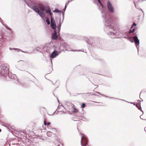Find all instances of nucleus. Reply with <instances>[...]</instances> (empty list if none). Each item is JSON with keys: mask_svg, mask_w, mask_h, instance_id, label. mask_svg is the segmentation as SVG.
Wrapping results in <instances>:
<instances>
[{"mask_svg": "<svg viewBox=\"0 0 146 146\" xmlns=\"http://www.w3.org/2000/svg\"><path fill=\"white\" fill-rule=\"evenodd\" d=\"M133 40H130V42H131L133 43L134 42H135V44L136 47L137 48L138 52L139 51V44H140V41L138 39V37L137 36H135L133 37Z\"/></svg>", "mask_w": 146, "mask_h": 146, "instance_id": "3", "label": "nucleus"}, {"mask_svg": "<svg viewBox=\"0 0 146 146\" xmlns=\"http://www.w3.org/2000/svg\"><path fill=\"white\" fill-rule=\"evenodd\" d=\"M58 102H59V100H58Z\"/></svg>", "mask_w": 146, "mask_h": 146, "instance_id": "54", "label": "nucleus"}, {"mask_svg": "<svg viewBox=\"0 0 146 146\" xmlns=\"http://www.w3.org/2000/svg\"><path fill=\"white\" fill-rule=\"evenodd\" d=\"M133 25H132L131 27V28H130V29H131L133 28Z\"/></svg>", "mask_w": 146, "mask_h": 146, "instance_id": "44", "label": "nucleus"}, {"mask_svg": "<svg viewBox=\"0 0 146 146\" xmlns=\"http://www.w3.org/2000/svg\"><path fill=\"white\" fill-rule=\"evenodd\" d=\"M44 124L46 126L47 123H46V121H44Z\"/></svg>", "mask_w": 146, "mask_h": 146, "instance_id": "29", "label": "nucleus"}, {"mask_svg": "<svg viewBox=\"0 0 146 146\" xmlns=\"http://www.w3.org/2000/svg\"><path fill=\"white\" fill-rule=\"evenodd\" d=\"M85 104L84 103H83L82 104V106H81V107L82 108H84L85 107Z\"/></svg>", "mask_w": 146, "mask_h": 146, "instance_id": "24", "label": "nucleus"}, {"mask_svg": "<svg viewBox=\"0 0 146 146\" xmlns=\"http://www.w3.org/2000/svg\"><path fill=\"white\" fill-rule=\"evenodd\" d=\"M5 27L7 29L9 30L10 31H11V29H10L9 28V27H7L6 26H5Z\"/></svg>", "mask_w": 146, "mask_h": 146, "instance_id": "25", "label": "nucleus"}, {"mask_svg": "<svg viewBox=\"0 0 146 146\" xmlns=\"http://www.w3.org/2000/svg\"><path fill=\"white\" fill-rule=\"evenodd\" d=\"M36 50H37V51H39V50H38V49H37V48H36Z\"/></svg>", "mask_w": 146, "mask_h": 146, "instance_id": "45", "label": "nucleus"}, {"mask_svg": "<svg viewBox=\"0 0 146 146\" xmlns=\"http://www.w3.org/2000/svg\"><path fill=\"white\" fill-rule=\"evenodd\" d=\"M21 52H25V53H26V52H25L23 51H21Z\"/></svg>", "mask_w": 146, "mask_h": 146, "instance_id": "47", "label": "nucleus"}, {"mask_svg": "<svg viewBox=\"0 0 146 146\" xmlns=\"http://www.w3.org/2000/svg\"><path fill=\"white\" fill-rule=\"evenodd\" d=\"M25 2V3L27 5L29 6V3H27V2L25 0H23Z\"/></svg>", "mask_w": 146, "mask_h": 146, "instance_id": "27", "label": "nucleus"}, {"mask_svg": "<svg viewBox=\"0 0 146 146\" xmlns=\"http://www.w3.org/2000/svg\"><path fill=\"white\" fill-rule=\"evenodd\" d=\"M100 5H101V7H102V8L103 7V5L102 4V3H101V2L100 3Z\"/></svg>", "mask_w": 146, "mask_h": 146, "instance_id": "33", "label": "nucleus"}, {"mask_svg": "<svg viewBox=\"0 0 146 146\" xmlns=\"http://www.w3.org/2000/svg\"><path fill=\"white\" fill-rule=\"evenodd\" d=\"M104 97L105 98H108V97H107V96H106L105 95H104Z\"/></svg>", "mask_w": 146, "mask_h": 146, "instance_id": "41", "label": "nucleus"}, {"mask_svg": "<svg viewBox=\"0 0 146 146\" xmlns=\"http://www.w3.org/2000/svg\"><path fill=\"white\" fill-rule=\"evenodd\" d=\"M134 4H135V7H136V5L135 4V3H134Z\"/></svg>", "mask_w": 146, "mask_h": 146, "instance_id": "46", "label": "nucleus"}, {"mask_svg": "<svg viewBox=\"0 0 146 146\" xmlns=\"http://www.w3.org/2000/svg\"><path fill=\"white\" fill-rule=\"evenodd\" d=\"M60 112H62L63 113H64L63 111H61Z\"/></svg>", "mask_w": 146, "mask_h": 146, "instance_id": "49", "label": "nucleus"}, {"mask_svg": "<svg viewBox=\"0 0 146 146\" xmlns=\"http://www.w3.org/2000/svg\"><path fill=\"white\" fill-rule=\"evenodd\" d=\"M46 21L47 23V24L48 25H49L50 24V21L49 20L48 18H47L46 19Z\"/></svg>", "mask_w": 146, "mask_h": 146, "instance_id": "20", "label": "nucleus"}, {"mask_svg": "<svg viewBox=\"0 0 146 146\" xmlns=\"http://www.w3.org/2000/svg\"><path fill=\"white\" fill-rule=\"evenodd\" d=\"M3 65V69L2 70V72L3 71H4L5 73V74H7L9 72V69L7 67V65L6 64H4Z\"/></svg>", "mask_w": 146, "mask_h": 146, "instance_id": "6", "label": "nucleus"}, {"mask_svg": "<svg viewBox=\"0 0 146 146\" xmlns=\"http://www.w3.org/2000/svg\"><path fill=\"white\" fill-rule=\"evenodd\" d=\"M67 50L68 51H79L78 50H67L66 49L65 50Z\"/></svg>", "mask_w": 146, "mask_h": 146, "instance_id": "23", "label": "nucleus"}, {"mask_svg": "<svg viewBox=\"0 0 146 146\" xmlns=\"http://www.w3.org/2000/svg\"><path fill=\"white\" fill-rule=\"evenodd\" d=\"M87 94H90L91 95H95L94 94H92V93H87Z\"/></svg>", "mask_w": 146, "mask_h": 146, "instance_id": "28", "label": "nucleus"}, {"mask_svg": "<svg viewBox=\"0 0 146 146\" xmlns=\"http://www.w3.org/2000/svg\"><path fill=\"white\" fill-rule=\"evenodd\" d=\"M45 11H46V13H48L50 15L51 18V17H52V14L51 12L50 9L49 7L47 9H45Z\"/></svg>", "mask_w": 146, "mask_h": 146, "instance_id": "10", "label": "nucleus"}, {"mask_svg": "<svg viewBox=\"0 0 146 146\" xmlns=\"http://www.w3.org/2000/svg\"><path fill=\"white\" fill-rule=\"evenodd\" d=\"M51 62H52V60H51Z\"/></svg>", "mask_w": 146, "mask_h": 146, "instance_id": "56", "label": "nucleus"}, {"mask_svg": "<svg viewBox=\"0 0 146 146\" xmlns=\"http://www.w3.org/2000/svg\"><path fill=\"white\" fill-rule=\"evenodd\" d=\"M86 119L84 117H82V120L84 121Z\"/></svg>", "mask_w": 146, "mask_h": 146, "instance_id": "35", "label": "nucleus"}, {"mask_svg": "<svg viewBox=\"0 0 146 146\" xmlns=\"http://www.w3.org/2000/svg\"><path fill=\"white\" fill-rule=\"evenodd\" d=\"M141 10L142 11V12H143V16H144V11H143V10H142L141 9Z\"/></svg>", "mask_w": 146, "mask_h": 146, "instance_id": "37", "label": "nucleus"}, {"mask_svg": "<svg viewBox=\"0 0 146 146\" xmlns=\"http://www.w3.org/2000/svg\"><path fill=\"white\" fill-rule=\"evenodd\" d=\"M23 61L22 60H19V61Z\"/></svg>", "mask_w": 146, "mask_h": 146, "instance_id": "53", "label": "nucleus"}, {"mask_svg": "<svg viewBox=\"0 0 146 146\" xmlns=\"http://www.w3.org/2000/svg\"><path fill=\"white\" fill-rule=\"evenodd\" d=\"M66 5H65V7H64V9H63V10L64 11H65V10H66Z\"/></svg>", "mask_w": 146, "mask_h": 146, "instance_id": "34", "label": "nucleus"}, {"mask_svg": "<svg viewBox=\"0 0 146 146\" xmlns=\"http://www.w3.org/2000/svg\"><path fill=\"white\" fill-rule=\"evenodd\" d=\"M135 30V29H133L132 30H131L130 29L129 31V33L130 34L131 33H133L134 32Z\"/></svg>", "mask_w": 146, "mask_h": 146, "instance_id": "21", "label": "nucleus"}, {"mask_svg": "<svg viewBox=\"0 0 146 146\" xmlns=\"http://www.w3.org/2000/svg\"><path fill=\"white\" fill-rule=\"evenodd\" d=\"M58 108H59V107H58Z\"/></svg>", "mask_w": 146, "mask_h": 146, "instance_id": "55", "label": "nucleus"}, {"mask_svg": "<svg viewBox=\"0 0 146 146\" xmlns=\"http://www.w3.org/2000/svg\"><path fill=\"white\" fill-rule=\"evenodd\" d=\"M81 135V143L82 146H89L88 145V140L87 138L84 134L80 133Z\"/></svg>", "mask_w": 146, "mask_h": 146, "instance_id": "2", "label": "nucleus"}, {"mask_svg": "<svg viewBox=\"0 0 146 146\" xmlns=\"http://www.w3.org/2000/svg\"><path fill=\"white\" fill-rule=\"evenodd\" d=\"M140 105L141 104L139 103L138 104H136L135 105L136 107L139 110H140L141 111L143 112V111L142 110L141 108Z\"/></svg>", "mask_w": 146, "mask_h": 146, "instance_id": "16", "label": "nucleus"}, {"mask_svg": "<svg viewBox=\"0 0 146 146\" xmlns=\"http://www.w3.org/2000/svg\"><path fill=\"white\" fill-rule=\"evenodd\" d=\"M52 134V133L50 131H48L47 132L46 135L48 137H50Z\"/></svg>", "mask_w": 146, "mask_h": 146, "instance_id": "19", "label": "nucleus"}, {"mask_svg": "<svg viewBox=\"0 0 146 146\" xmlns=\"http://www.w3.org/2000/svg\"><path fill=\"white\" fill-rule=\"evenodd\" d=\"M43 19L45 16V15L44 13V12H40V11H39V12L37 13Z\"/></svg>", "mask_w": 146, "mask_h": 146, "instance_id": "13", "label": "nucleus"}, {"mask_svg": "<svg viewBox=\"0 0 146 146\" xmlns=\"http://www.w3.org/2000/svg\"><path fill=\"white\" fill-rule=\"evenodd\" d=\"M63 14V17H64V14Z\"/></svg>", "mask_w": 146, "mask_h": 146, "instance_id": "50", "label": "nucleus"}, {"mask_svg": "<svg viewBox=\"0 0 146 146\" xmlns=\"http://www.w3.org/2000/svg\"><path fill=\"white\" fill-rule=\"evenodd\" d=\"M68 3H68H67L66 4V6L68 5V3Z\"/></svg>", "mask_w": 146, "mask_h": 146, "instance_id": "42", "label": "nucleus"}, {"mask_svg": "<svg viewBox=\"0 0 146 146\" xmlns=\"http://www.w3.org/2000/svg\"><path fill=\"white\" fill-rule=\"evenodd\" d=\"M40 12H42V11L44 12V10H45V9H44L43 8H42V7L40 8Z\"/></svg>", "mask_w": 146, "mask_h": 146, "instance_id": "22", "label": "nucleus"}, {"mask_svg": "<svg viewBox=\"0 0 146 146\" xmlns=\"http://www.w3.org/2000/svg\"><path fill=\"white\" fill-rule=\"evenodd\" d=\"M53 12H56V13H58V12H60V13H62V12L59 10H58V9H55L53 11Z\"/></svg>", "mask_w": 146, "mask_h": 146, "instance_id": "18", "label": "nucleus"}, {"mask_svg": "<svg viewBox=\"0 0 146 146\" xmlns=\"http://www.w3.org/2000/svg\"><path fill=\"white\" fill-rule=\"evenodd\" d=\"M96 93H98V94H100V95H101V93H100V92H96Z\"/></svg>", "mask_w": 146, "mask_h": 146, "instance_id": "38", "label": "nucleus"}, {"mask_svg": "<svg viewBox=\"0 0 146 146\" xmlns=\"http://www.w3.org/2000/svg\"><path fill=\"white\" fill-rule=\"evenodd\" d=\"M51 28L54 30H56V26L55 21L54 19L52 18V17H51Z\"/></svg>", "mask_w": 146, "mask_h": 146, "instance_id": "5", "label": "nucleus"}, {"mask_svg": "<svg viewBox=\"0 0 146 146\" xmlns=\"http://www.w3.org/2000/svg\"><path fill=\"white\" fill-rule=\"evenodd\" d=\"M98 3H100L101 1H100V0H98Z\"/></svg>", "mask_w": 146, "mask_h": 146, "instance_id": "40", "label": "nucleus"}, {"mask_svg": "<svg viewBox=\"0 0 146 146\" xmlns=\"http://www.w3.org/2000/svg\"><path fill=\"white\" fill-rule=\"evenodd\" d=\"M108 98H110V99H115V100H121V101H125V102H127L128 103H131V104H133V105H135V103H131V102H127L124 100H122V99H118V98H113V97H108Z\"/></svg>", "mask_w": 146, "mask_h": 146, "instance_id": "12", "label": "nucleus"}, {"mask_svg": "<svg viewBox=\"0 0 146 146\" xmlns=\"http://www.w3.org/2000/svg\"><path fill=\"white\" fill-rule=\"evenodd\" d=\"M9 49L10 50H12V49H14V50H17V49H18L17 48H9Z\"/></svg>", "mask_w": 146, "mask_h": 146, "instance_id": "30", "label": "nucleus"}, {"mask_svg": "<svg viewBox=\"0 0 146 146\" xmlns=\"http://www.w3.org/2000/svg\"><path fill=\"white\" fill-rule=\"evenodd\" d=\"M93 38L92 37H90V39H88L86 37H85L84 38V40L87 42V43L90 44H92V40L93 39Z\"/></svg>", "mask_w": 146, "mask_h": 146, "instance_id": "8", "label": "nucleus"}, {"mask_svg": "<svg viewBox=\"0 0 146 146\" xmlns=\"http://www.w3.org/2000/svg\"><path fill=\"white\" fill-rule=\"evenodd\" d=\"M50 124V123L49 122H48L47 123V125L46 126H48Z\"/></svg>", "mask_w": 146, "mask_h": 146, "instance_id": "32", "label": "nucleus"}, {"mask_svg": "<svg viewBox=\"0 0 146 146\" xmlns=\"http://www.w3.org/2000/svg\"><path fill=\"white\" fill-rule=\"evenodd\" d=\"M136 25V24L135 22H134L133 23V25H132L133 26H135Z\"/></svg>", "mask_w": 146, "mask_h": 146, "instance_id": "31", "label": "nucleus"}, {"mask_svg": "<svg viewBox=\"0 0 146 146\" xmlns=\"http://www.w3.org/2000/svg\"><path fill=\"white\" fill-rule=\"evenodd\" d=\"M107 6L108 10L111 13H113L114 12V9L111 3L108 1L107 3Z\"/></svg>", "mask_w": 146, "mask_h": 146, "instance_id": "4", "label": "nucleus"}, {"mask_svg": "<svg viewBox=\"0 0 146 146\" xmlns=\"http://www.w3.org/2000/svg\"><path fill=\"white\" fill-rule=\"evenodd\" d=\"M62 145L61 142L57 141L56 143H54L52 146H60Z\"/></svg>", "mask_w": 146, "mask_h": 146, "instance_id": "15", "label": "nucleus"}, {"mask_svg": "<svg viewBox=\"0 0 146 146\" xmlns=\"http://www.w3.org/2000/svg\"><path fill=\"white\" fill-rule=\"evenodd\" d=\"M72 106L73 108V110L72 111L73 113H77L78 111V110L76 108H75L74 105L72 104Z\"/></svg>", "mask_w": 146, "mask_h": 146, "instance_id": "14", "label": "nucleus"}, {"mask_svg": "<svg viewBox=\"0 0 146 146\" xmlns=\"http://www.w3.org/2000/svg\"><path fill=\"white\" fill-rule=\"evenodd\" d=\"M141 115L140 116V118H141V119H142L144 120H146V119H142V118H141Z\"/></svg>", "mask_w": 146, "mask_h": 146, "instance_id": "39", "label": "nucleus"}, {"mask_svg": "<svg viewBox=\"0 0 146 146\" xmlns=\"http://www.w3.org/2000/svg\"><path fill=\"white\" fill-rule=\"evenodd\" d=\"M104 94H101V95L103 96H104Z\"/></svg>", "mask_w": 146, "mask_h": 146, "instance_id": "48", "label": "nucleus"}, {"mask_svg": "<svg viewBox=\"0 0 146 146\" xmlns=\"http://www.w3.org/2000/svg\"><path fill=\"white\" fill-rule=\"evenodd\" d=\"M68 3H68H67L66 4V6L68 5V3Z\"/></svg>", "mask_w": 146, "mask_h": 146, "instance_id": "43", "label": "nucleus"}, {"mask_svg": "<svg viewBox=\"0 0 146 146\" xmlns=\"http://www.w3.org/2000/svg\"><path fill=\"white\" fill-rule=\"evenodd\" d=\"M52 39L53 40H56L57 36V33L56 30L54 31V32L52 34Z\"/></svg>", "mask_w": 146, "mask_h": 146, "instance_id": "9", "label": "nucleus"}, {"mask_svg": "<svg viewBox=\"0 0 146 146\" xmlns=\"http://www.w3.org/2000/svg\"><path fill=\"white\" fill-rule=\"evenodd\" d=\"M32 9L36 13H38L39 12L40 10L38 9L36 5L33 6L32 7H31Z\"/></svg>", "mask_w": 146, "mask_h": 146, "instance_id": "11", "label": "nucleus"}, {"mask_svg": "<svg viewBox=\"0 0 146 146\" xmlns=\"http://www.w3.org/2000/svg\"><path fill=\"white\" fill-rule=\"evenodd\" d=\"M123 38H126V39H128V40H129V39L130 38H128L127 37H123Z\"/></svg>", "mask_w": 146, "mask_h": 146, "instance_id": "36", "label": "nucleus"}, {"mask_svg": "<svg viewBox=\"0 0 146 146\" xmlns=\"http://www.w3.org/2000/svg\"><path fill=\"white\" fill-rule=\"evenodd\" d=\"M58 54L57 51L55 50L50 55V57L51 58H54L57 56Z\"/></svg>", "mask_w": 146, "mask_h": 146, "instance_id": "7", "label": "nucleus"}, {"mask_svg": "<svg viewBox=\"0 0 146 146\" xmlns=\"http://www.w3.org/2000/svg\"><path fill=\"white\" fill-rule=\"evenodd\" d=\"M120 34L122 35V36H123L125 35V33H120Z\"/></svg>", "mask_w": 146, "mask_h": 146, "instance_id": "26", "label": "nucleus"}, {"mask_svg": "<svg viewBox=\"0 0 146 146\" xmlns=\"http://www.w3.org/2000/svg\"><path fill=\"white\" fill-rule=\"evenodd\" d=\"M138 101H140V102H141V101H140V100H138Z\"/></svg>", "mask_w": 146, "mask_h": 146, "instance_id": "52", "label": "nucleus"}, {"mask_svg": "<svg viewBox=\"0 0 146 146\" xmlns=\"http://www.w3.org/2000/svg\"><path fill=\"white\" fill-rule=\"evenodd\" d=\"M62 24V23H61L60 21L59 23L58 24V25L57 26V28L58 29V33H59L60 31V28L61 25Z\"/></svg>", "mask_w": 146, "mask_h": 146, "instance_id": "17", "label": "nucleus"}, {"mask_svg": "<svg viewBox=\"0 0 146 146\" xmlns=\"http://www.w3.org/2000/svg\"><path fill=\"white\" fill-rule=\"evenodd\" d=\"M1 129H0V132H1Z\"/></svg>", "mask_w": 146, "mask_h": 146, "instance_id": "51", "label": "nucleus"}, {"mask_svg": "<svg viewBox=\"0 0 146 146\" xmlns=\"http://www.w3.org/2000/svg\"><path fill=\"white\" fill-rule=\"evenodd\" d=\"M102 17L104 19V29L105 31L107 32V34L111 38H117V33L111 25L112 22L109 15L105 12L104 10L101 11Z\"/></svg>", "mask_w": 146, "mask_h": 146, "instance_id": "1", "label": "nucleus"}]
</instances>
